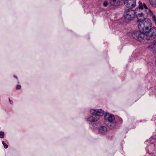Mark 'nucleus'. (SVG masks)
<instances>
[{
	"instance_id": "9",
	"label": "nucleus",
	"mask_w": 156,
	"mask_h": 156,
	"mask_svg": "<svg viewBox=\"0 0 156 156\" xmlns=\"http://www.w3.org/2000/svg\"><path fill=\"white\" fill-rule=\"evenodd\" d=\"M122 1L124 0H110L109 2L112 6H118L122 4Z\"/></svg>"
},
{
	"instance_id": "4",
	"label": "nucleus",
	"mask_w": 156,
	"mask_h": 156,
	"mask_svg": "<svg viewBox=\"0 0 156 156\" xmlns=\"http://www.w3.org/2000/svg\"><path fill=\"white\" fill-rule=\"evenodd\" d=\"M104 119L106 122H109L110 125V128L111 129L115 127L116 125V122L115 121V117L114 115L109 113H105L104 115Z\"/></svg>"
},
{
	"instance_id": "18",
	"label": "nucleus",
	"mask_w": 156,
	"mask_h": 156,
	"mask_svg": "<svg viewBox=\"0 0 156 156\" xmlns=\"http://www.w3.org/2000/svg\"><path fill=\"white\" fill-rule=\"evenodd\" d=\"M9 102L11 104H12L13 103L12 101H11L10 99H9Z\"/></svg>"
},
{
	"instance_id": "11",
	"label": "nucleus",
	"mask_w": 156,
	"mask_h": 156,
	"mask_svg": "<svg viewBox=\"0 0 156 156\" xmlns=\"http://www.w3.org/2000/svg\"><path fill=\"white\" fill-rule=\"evenodd\" d=\"M89 124L90 126V127L92 129H97L98 128V125L99 124V123H90L89 122Z\"/></svg>"
},
{
	"instance_id": "13",
	"label": "nucleus",
	"mask_w": 156,
	"mask_h": 156,
	"mask_svg": "<svg viewBox=\"0 0 156 156\" xmlns=\"http://www.w3.org/2000/svg\"><path fill=\"white\" fill-rule=\"evenodd\" d=\"M150 4L154 8L156 7V0H149Z\"/></svg>"
},
{
	"instance_id": "15",
	"label": "nucleus",
	"mask_w": 156,
	"mask_h": 156,
	"mask_svg": "<svg viewBox=\"0 0 156 156\" xmlns=\"http://www.w3.org/2000/svg\"><path fill=\"white\" fill-rule=\"evenodd\" d=\"M2 144L5 148L6 149L8 147V145L5 143L4 141H2Z\"/></svg>"
},
{
	"instance_id": "10",
	"label": "nucleus",
	"mask_w": 156,
	"mask_h": 156,
	"mask_svg": "<svg viewBox=\"0 0 156 156\" xmlns=\"http://www.w3.org/2000/svg\"><path fill=\"white\" fill-rule=\"evenodd\" d=\"M139 9H142L144 8H145L146 9H148V8L146 4L145 3L143 4L141 2H139Z\"/></svg>"
},
{
	"instance_id": "14",
	"label": "nucleus",
	"mask_w": 156,
	"mask_h": 156,
	"mask_svg": "<svg viewBox=\"0 0 156 156\" xmlns=\"http://www.w3.org/2000/svg\"><path fill=\"white\" fill-rule=\"evenodd\" d=\"M4 133L2 131L0 132V137L1 138H3L4 136Z\"/></svg>"
},
{
	"instance_id": "19",
	"label": "nucleus",
	"mask_w": 156,
	"mask_h": 156,
	"mask_svg": "<svg viewBox=\"0 0 156 156\" xmlns=\"http://www.w3.org/2000/svg\"><path fill=\"white\" fill-rule=\"evenodd\" d=\"M13 77H14L15 78H16V79H17V76H16L15 75H13Z\"/></svg>"
},
{
	"instance_id": "12",
	"label": "nucleus",
	"mask_w": 156,
	"mask_h": 156,
	"mask_svg": "<svg viewBox=\"0 0 156 156\" xmlns=\"http://www.w3.org/2000/svg\"><path fill=\"white\" fill-rule=\"evenodd\" d=\"M155 47H156V45L154 43L153 41L150 43L148 46V48L152 51L154 50Z\"/></svg>"
},
{
	"instance_id": "6",
	"label": "nucleus",
	"mask_w": 156,
	"mask_h": 156,
	"mask_svg": "<svg viewBox=\"0 0 156 156\" xmlns=\"http://www.w3.org/2000/svg\"><path fill=\"white\" fill-rule=\"evenodd\" d=\"M125 6L129 8L134 7L136 5V0H124Z\"/></svg>"
},
{
	"instance_id": "5",
	"label": "nucleus",
	"mask_w": 156,
	"mask_h": 156,
	"mask_svg": "<svg viewBox=\"0 0 156 156\" xmlns=\"http://www.w3.org/2000/svg\"><path fill=\"white\" fill-rule=\"evenodd\" d=\"M145 30V39L147 40H151L156 36V29L154 27L151 28L149 31Z\"/></svg>"
},
{
	"instance_id": "16",
	"label": "nucleus",
	"mask_w": 156,
	"mask_h": 156,
	"mask_svg": "<svg viewBox=\"0 0 156 156\" xmlns=\"http://www.w3.org/2000/svg\"><path fill=\"white\" fill-rule=\"evenodd\" d=\"M108 5V3L107 2L105 1V2H103V5L104 6L106 7Z\"/></svg>"
},
{
	"instance_id": "3",
	"label": "nucleus",
	"mask_w": 156,
	"mask_h": 156,
	"mask_svg": "<svg viewBox=\"0 0 156 156\" xmlns=\"http://www.w3.org/2000/svg\"><path fill=\"white\" fill-rule=\"evenodd\" d=\"M136 9L135 11H133L131 9H128L125 10L124 13V18L126 20H132L134 16L136 15L137 18V15L139 14H142L143 15L144 13L143 12L137 13L136 12Z\"/></svg>"
},
{
	"instance_id": "1",
	"label": "nucleus",
	"mask_w": 156,
	"mask_h": 156,
	"mask_svg": "<svg viewBox=\"0 0 156 156\" xmlns=\"http://www.w3.org/2000/svg\"><path fill=\"white\" fill-rule=\"evenodd\" d=\"M144 15L139 14L137 15V22L139 31H134L131 34L132 37L135 39L140 41L145 40V30L149 29L151 26V20L145 18Z\"/></svg>"
},
{
	"instance_id": "17",
	"label": "nucleus",
	"mask_w": 156,
	"mask_h": 156,
	"mask_svg": "<svg viewBox=\"0 0 156 156\" xmlns=\"http://www.w3.org/2000/svg\"><path fill=\"white\" fill-rule=\"evenodd\" d=\"M21 87V86L20 85H17L16 87V89L17 90H19Z\"/></svg>"
},
{
	"instance_id": "8",
	"label": "nucleus",
	"mask_w": 156,
	"mask_h": 156,
	"mask_svg": "<svg viewBox=\"0 0 156 156\" xmlns=\"http://www.w3.org/2000/svg\"><path fill=\"white\" fill-rule=\"evenodd\" d=\"M107 131V127L101 125L98 128V132L101 135L105 134Z\"/></svg>"
},
{
	"instance_id": "2",
	"label": "nucleus",
	"mask_w": 156,
	"mask_h": 156,
	"mask_svg": "<svg viewBox=\"0 0 156 156\" xmlns=\"http://www.w3.org/2000/svg\"><path fill=\"white\" fill-rule=\"evenodd\" d=\"M104 111L101 109H93L90 110V112L92 115L87 119V121L90 123H92L97 121L100 118V116H102L104 113Z\"/></svg>"
},
{
	"instance_id": "7",
	"label": "nucleus",
	"mask_w": 156,
	"mask_h": 156,
	"mask_svg": "<svg viewBox=\"0 0 156 156\" xmlns=\"http://www.w3.org/2000/svg\"><path fill=\"white\" fill-rule=\"evenodd\" d=\"M155 139V137H151L149 140H147L146 141V143L147 144L149 143H150L151 145L149 146V147H150L151 150L154 149L155 148V144L154 143L156 141Z\"/></svg>"
}]
</instances>
